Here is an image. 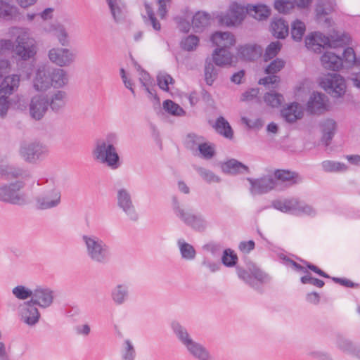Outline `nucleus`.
Returning a JSON list of instances; mask_svg holds the SVG:
<instances>
[{"mask_svg":"<svg viewBox=\"0 0 360 360\" xmlns=\"http://www.w3.org/2000/svg\"><path fill=\"white\" fill-rule=\"evenodd\" d=\"M118 143L116 134H107L103 140H98L92 151L94 158L101 163L106 165L111 169H117L121 166L120 158L115 145Z\"/></svg>","mask_w":360,"mask_h":360,"instance_id":"nucleus-1","label":"nucleus"},{"mask_svg":"<svg viewBox=\"0 0 360 360\" xmlns=\"http://www.w3.org/2000/svg\"><path fill=\"white\" fill-rule=\"evenodd\" d=\"M210 40L217 46L212 57L214 63L219 67L231 65L233 58L231 49L236 44L234 35L229 32H217L212 34Z\"/></svg>","mask_w":360,"mask_h":360,"instance_id":"nucleus-2","label":"nucleus"},{"mask_svg":"<svg viewBox=\"0 0 360 360\" xmlns=\"http://www.w3.org/2000/svg\"><path fill=\"white\" fill-rule=\"evenodd\" d=\"M82 240L87 255L93 262L104 264L110 261V248L102 239L94 235H83Z\"/></svg>","mask_w":360,"mask_h":360,"instance_id":"nucleus-3","label":"nucleus"},{"mask_svg":"<svg viewBox=\"0 0 360 360\" xmlns=\"http://www.w3.org/2000/svg\"><path fill=\"white\" fill-rule=\"evenodd\" d=\"M238 278L255 290L261 291L262 285L271 281V277L253 263L246 268L236 266Z\"/></svg>","mask_w":360,"mask_h":360,"instance_id":"nucleus-4","label":"nucleus"},{"mask_svg":"<svg viewBox=\"0 0 360 360\" xmlns=\"http://www.w3.org/2000/svg\"><path fill=\"white\" fill-rule=\"evenodd\" d=\"M345 37V34L326 36L320 32H314L305 38V46L314 53H320L322 49L341 46Z\"/></svg>","mask_w":360,"mask_h":360,"instance_id":"nucleus-5","label":"nucleus"},{"mask_svg":"<svg viewBox=\"0 0 360 360\" xmlns=\"http://www.w3.org/2000/svg\"><path fill=\"white\" fill-rule=\"evenodd\" d=\"M271 207L283 213H288L297 216L314 217L316 210L304 202H301L297 199L276 200L272 201Z\"/></svg>","mask_w":360,"mask_h":360,"instance_id":"nucleus-6","label":"nucleus"},{"mask_svg":"<svg viewBox=\"0 0 360 360\" xmlns=\"http://www.w3.org/2000/svg\"><path fill=\"white\" fill-rule=\"evenodd\" d=\"M20 76L12 75L6 76L0 84V117H4L8 112L11 101L9 96L18 90Z\"/></svg>","mask_w":360,"mask_h":360,"instance_id":"nucleus-7","label":"nucleus"},{"mask_svg":"<svg viewBox=\"0 0 360 360\" xmlns=\"http://www.w3.org/2000/svg\"><path fill=\"white\" fill-rule=\"evenodd\" d=\"M172 207L176 217L187 226L200 232L204 231L207 229L208 223L203 216L186 212L180 207L179 202L175 196L172 198Z\"/></svg>","mask_w":360,"mask_h":360,"instance_id":"nucleus-8","label":"nucleus"},{"mask_svg":"<svg viewBox=\"0 0 360 360\" xmlns=\"http://www.w3.org/2000/svg\"><path fill=\"white\" fill-rule=\"evenodd\" d=\"M321 86L333 98L342 97L347 89L345 79L338 73L328 74L322 78Z\"/></svg>","mask_w":360,"mask_h":360,"instance_id":"nucleus-9","label":"nucleus"},{"mask_svg":"<svg viewBox=\"0 0 360 360\" xmlns=\"http://www.w3.org/2000/svg\"><path fill=\"white\" fill-rule=\"evenodd\" d=\"M24 186L22 181H17L0 187V200L13 205H22L25 199L19 191Z\"/></svg>","mask_w":360,"mask_h":360,"instance_id":"nucleus-10","label":"nucleus"},{"mask_svg":"<svg viewBox=\"0 0 360 360\" xmlns=\"http://www.w3.org/2000/svg\"><path fill=\"white\" fill-rule=\"evenodd\" d=\"M117 205L123 212L132 221H136L139 218L129 191L121 188L117 192Z\"/></svg>","mask_w":360,"mask_h":360,"instance_id":"nucleus-11","label":"nucleus"},{"mask_svg":"<svg viewBox=\"0 0 360 360\" xmlns=\"http://www.w3.org/2000/svg\"><path fill=\"white\" fill-rule=\"evenodd\" d=\"M15 53L22 60H26L36 54L35 41L27 34L23 33L16 39Z\"/></svg>","mask_w":360,"mask_h":360,"instance_id":"nucleus-12","label":"nucleus"},{"mask_svg":"<svg viewBox=\"0 0 360 360\" xmlns=\"http://www.w3.org/2000/svg\"><path fill=\"white\" fill-rule=\"evenodd\" d=\"M60 190L54 186L39 195L37 199V207L40 210H48L57 207L60 203Z\"/></svg>","mask_w":360,"mask_h":360,"instance_id":"nucleus-13","label":"nucleus"},{"mask_svg":"<svg viewBox=\"0 0 360 360\" xmlns=\"http://www.w3.org/2000/svg\"><path fill=\"white\" fill-rule=\"evenodd\" d=\"M250 184V191L252 195H260L269 192L276 186V180L272 176H264L259 179L248 178Z\"/></svg>","mask_w":360,"mask_h":360,"instance_id":"nucleus-14","label":"nucleus"},{"mask_svg":"<svg viewBox=\"0 0 360 360\" xmlns=\"http://www.w3.org/2000/svg\"><path fill=\"white\" fill-rule=\"evenodd\" d=\"M49 108V96L37 95L32 98L30 103V116L36 120H41Z\"/></svg>","mask_w":360,"mask_h":360,"instance_id":"nucleus-15","label":"nucleus"},{"mask_svg":"<svg viewBox=\"0 0 360 360\" xmlns=\"http://www.w3.org/2000/svg\"><path fill=\"white\" fill-rule=\"evenodd\" d=\"M54 299V292L49 288L37 287L34 290L30 302H33L41 308L49 307Z\"/></svg>","mask_w":360,"mask_h":360,"instance_id":"nucleus-16","label":"nucleus"},{"mask_svg":"<svg viewBox=\"0 0 360 360\" xmlns=\"http://www.w3.org/2000/svg\"><path fill=\"white\" fill-rule=\"evenodd\" d=\"M47 153L45 146L39 143H33L21 147L20 153L26 161L34 162L37 160L43 158Z\"/></svg>","mask_w":360,"mask_h":360,"instance_id":"nucleus-17","label":"nucleus"},{"mask_svg":"<svg viewBox=\"0 0 360 360\" xmlns=\"http://www.w3.org/2000/svg\"><path fill=\"white\" fill-rule=\"evenodd\" d=\"M36 306L29 300L24 303L21 309V319L30 326L37 323L40 318V313Z\"/></svg>","mask_w":360,"mask_h":360,"instance_id":"nucleus-18","label":"nucleus"},{"mask_svg":"<svg viewBox=\"0 0 360 360\" xmlns=\"http://www.w3.org/2000/svg\"><path fill=\"white\" fill-rule=\"evenodd\" d=\"M13 1H0V18L7 21H20L22 14L20 9L14 4H11Z\"/></svg>","mask_w":360,"mask_h":360,"instance_id":"nucleus-19","label":"nucleus"},{"mask_svg":"<svg viewBox=\"0 0 360 360\" xmlns=\"http://www.w3.org/2000/svg\"><path fill=\"white\" fill-rule=\"evenodd\" d=\"M262 47L255 44H246L238 46L237 48V54L238 57L245 60H256L262 56Z\"/></svg>","mask_w":360,"mask_h":360,"instance_id":"nucleus-20","label":"nucleus"},{"mask_svg":"<svg viewBox=\"0 0 360 360\" xmlns=\"http://www.w3.org/2000/svg\"><path fill=\"white\" fill-rule=\"evenodd\" d=\"M49 58L51 61L62 67L73 60V54L68 49L53 48L49 51Z\"/></svg>","mask_w":360,"mask_h":360,"instance_id":"nucleus-21","label":"nucleus"},{"mask_svg":"<svg viewBox=\"0 0 360 360\" xmlns=\"http://www.w3.org/2000/svg\"><path fill=\"white\" fill-rule=\"evenodd\" d=\"M247 14H249L248 6L244 7L237 3H233L230 6L227 14L224 13V21L229 22H241Z\"/></svg>","mask_w":360,"mask_h":360,"instance_id":"nucleus-22","label":"nucleus"},{"mask_svg":"<svg viewBox=\"0 0 360 360\" xmlns=\"http://www.w3.org/2000/svg\"><path fill=\"white\" fill-rule=\"evenodd\" d=\"M50 68H39L34 79V87L37 91H42L51 86Z\"/></svg>","mask_w":360,"mask_h":360,"instance_id":"nucleus-23","label":"nucleus"},{"mask_svg":"<svg viewBox=\"0 0 360 360\" xmlns=\"http://www.w3.org/2000/svg\"><path fill=\"white\" fill-rule=\"evenodd\" d=\"M326 96L319 92H314L307 103V110L310 114H321L326 110Z\"/></svg>","mask_w":360,"mask_h":360,"instance_id":"nucleus-24","label":"nucleus"},{"mask_svg":"<svg viewBox=\"0 0 360 360\" xmlns=\"http://www.w3.org/2000/svg\"><path fill=\"white\" fill-rule=\"evenodd\" d=\"M322 133L321 142L328 146L337 129L336 122L330 118L326 119L319 123Z\"/></svg>","mask_w":360,"mask_h":360,"instance_id":"nucleus-25","label":"nucleus"},{"mask_svg":"<svg viewBox=\"0 0 360 360\" xmlns=\"http://www.w3.org/2000/svg\"><path fill=\"white\" fill-rule=\"evenodd\" d=\"M322 66L327 70L338 71L342 67V60L338 55L326 51L321 57Z\"/></svg>","mask_w":360,"mask_h":360,"instance_id":"nucleus-26","label":"nucleus"},{"mask_svg":"<svg viewBox=\"0 0 360 360\" xmlns=\"http://www.w3.org/2000/svg\"><path fill=\"white\" fill-rule=\"evenodd\" d=\"M110 297L116 305H122L129 298V289L127 283L116 285L110 292Z\"/></svg>","mask_w":360,"mask_h":360,"instance_id":"nucleus-27","label":"nucleus"},{"mask_svg":"<svg viewBox=\"0 0 360 360\" xmlns=\"http://www.w3.org/2000/svg\"><path fill=\"white\" fill-rule=\"evenodd\" d=\"M282 117L289 123H293L302 117V107L296 102L291 103L281 111Z\"/></svg>","mask_w":360,"mask_h":360,"instance_id":"nucleus-28","label":"nucleus"},{"mask_svg":"<svg viewBox=\"0 0 360 360\" xmlns=\"http://www.w3.org/2000/svg\"><path fill=\"white\" fill-rule=\"evenodd\" d=\"M218 22H229L224 21V13L222 12H212V13L203 11L196 12L192 16V22H205L207 21H215Z\"/></svg>","mask_w":360,"mask_h":360,"instance_id":"nucleus-29","label":"nucleus"},{"mask_svg":"<svg viewBox=\"0 0 360 360\" xmlns=\"http://www.w3.org/2000/svg\"><path fill=\"white\" fill-rule=\"evenodd\" d=\"M224 173L237 174L249 173V168L236 159H230L221 165Z\"/></svg>","mask_w":360,"mask_h":360,"instance_id":"nucleus-30","label":"nucleus"},{"mask_svg":"<svg viewBox=\"0 0 360 360\" xmlns=\"http://www.w3.org/2000/svg\"><path fill=\"white\" fill-rule=\"evenodd\" d=\"M188 352L198 360H211L209 351L201 344L192 340L185 347Z\"/></svg>","mask_w":360,"mask_h":360,"instance_id":"nucleus-31","label":"nucleus"},{"mask_svg":"<svg viewBox=\"0 0 360 360\" xmlns=\"http://www.w3.org/2000/svg\"><path fill=\"white\" fill-rule=\"evenodd\" d=\"M171 327L173 333L184 346L186 347L193 340L190 336L187 329L178 321H173L171 324Z\"/></svg>","mask_w":360,"mask_h":360,"instance_id":"nucleus-32","label":"nucleus"},{"mask_svg":"<svg viewBox=\"0 0 360 360\" xmlns=\"http://www.w3.org/2000/svg\"><path fill=\"white\" fill-rule=\"evenodd\" d=\"M249 15L259 21H264L267 19L270 15V9L263 4L248 5Z\"/></svg>","mask_w":360,"mask_h":360,"instance_id":"nucleus-33","label":"nucleus"},{"mask_svg":"<svg viewBox=\"0 0 360 360\" xmlns=\"http://www.w3.org/2000/svg\"><path fill=\"white\" fill-rule=\"evenodd\" d=\"M342 66L346 68L356 67L360 68V58H356L354 50L352 47H347L342 52Z\"/></svg>","mask_w":360,"mask_h":360,"instance_id":"nucleus-34","label":"nucleus"},{"mask_svg":"<svg viewBox=\"0 0 360 360\" xmlns=\"http://www.w3.org/2000/svg\"><path fill=\"white\" fill-rule=\"evenodd\" d=\"M214 64L212 58H206L205 64V80L206 84L209 86L212 85L219 74V69L217 68Z\"/></svg>","mask_w":360,"mask_h":360,"instance_id":"nucleus-35","label":"nucleus"},{"mask_svg":"<svg viewBox=\"0 0 360 360\" xmlns=\"http://www.w3.org/2000/svg\"><path fill=\"white\" fill-rule=\"evenodd\" d=\"M214 127L217 133L225 138L229 139L233 138V129L228 121L224 117L220 116L217 119Z\"/></svg>","mask_w":360,"mask_h":360,"instance_id":"nucleus-36","label":"nucleus"},{"mask_svg":"<svg viewBox=\"0 0 360 360\" xmlns=\"http://www.w3.org/2000/svg\"><path fill=\"white\" fill-rule=\"evenodd\" d=\"M65 93L63 91H58L49 97V107L54 112L60 110L65 104Z\"/></svg>","mask_w":360,"mask_h":360,"instance_id":"nucleus-37","label":"nucleus"},{"mask_svg":"<svg viewBox=\"0 0 360 360\" xmlns=\"http://www.w3.org/2000/svg\"><path fill=\"white\" fill-rule=\"evenodd\" d=\"M51 75V86L54 88H60L68 82V77L65 72L63 69H50Z\"/></svg>","mask_w":360,"mask_h":360,"instance_id":"nucleus-38","label":"nucleus"},{"mask_svg":"<svg viewBox=\"0 0 360 360\" xmlns=\"http://www.w3.org/2000/svg\"><path fill=\"white\" fill-rule=\"evenodd\" d=\"M181 257L186 260H193L195 257L196 252L191 244L186 243L184 239L178 240Z\"/></svg>","mask_w":360,"mask_h":360,"instance_id":"nucleus-39","label":"nucleus"},{"mask_svg":"<svg viewBox=\"0 0 360 360\" xmlns=\"http://www.w3.org/2000/svg\"><path fill=\"white\" fill-rule=\"evenodd\" d=\"M163 109L173 116L181 117L185 115V110L172 100H165L162 103Z\"/></svg>","mask_w":360,"mask_h":360,"instance_id":"nucleus-40","label":"nucleus"},{"mask_svg":"<svg viewBox=\"0 0 360 360\" xmlns=\"http://www.w3.org/2000/svg\"><path fill=\"white\" fill-rule=\"evenodd\" d=\"M321 167L326 172H339L345 171L347 165L342 162L333 160H324L321 162Z\"/></svg>","mask_w":360,"mask_h":360,"instance_id":"nucleus-41","label":"nucleus"},{"mask_svg":"<svg viewBox=\"0 0 360 360\" xmlns=\"http://www.w3.org/2000/svg\"><path fill=\"white\" fill-rule=\"evenodd\" d=\"M264 100L268 105L272 108H278L281 105L284 98L281 94L268 92L264 94Z\"/></svg>","mask_w":360,"mask_h":360,"instance_id":"nucleus-42","label":"nucleus"},{"mask_svg":"<svg viewBox=\"0 0 360 360\" xmlns=\"http://www.w3.org/2000/svg\"><path fill=\"white\" fill-rule=\"evenodd\" d=\"M122 360H134L136 351L132 342L127 339L124 341L123 347L121 350Z\"/></svg>","mask_w":360,"mask_h":360,"instance_id":"nucleus-43","label":"nucleus"},{"mask_svg":"<svg viewBox=\"0 0 360 360\" xmlns=\"http://www.w3.org/2000/svg\"><path fill=\"white\" fill-rule=\"evenodd\" d=\"M199 44V38L193 34H191L181 39L180 42L181 48L187 51H192L195 49Z\"/></svg>","mask_w":360,"mask_h":360,"instance_id":"nucleus-44","label":"nucleus"},{"mask_svg":"<svg viewBox=\"0 0 360 360\" xmlns=\"http://www.w3.org/2000/svg\"><path fill=\"white\" fill-rule=\"evenodd\" d=\"M271 32L277 39H283L289 33V24H271Z\"/></svg>","mask_w":360,"mask_h":360,"instance_id":"nucleus-45","label":"nucleus"},{"mask_svg":"<svg viewBox=\"0 0 360 360\" xmlns=\"http://www.w3.org/2000/svg\"><path fill=\"white\" fill-rule=\"evenodd\" d=\"M238 262V256L233 250L228 248L224 250L221 257L222 264L227 267L234 266Z\"/></svg>","mask_w":360,"mask_h":360,"instance_id":"nucleus-46","label":"nucleus"},{"mask_svg":"<svg viewBox=\"0 0 360 360\" xmlns=\"http://www.w3.org/2000/svg\"><path fill=\"white\" fill-rule=\"evenodd\" d=\"M115 20H120L122 8L124 7L122 0H106Z\"/></svg>","mask_w":360,"mask_h":360,"instance_id":"nucleus-47","label":"nucleus"},{"mask_svg":"<svg viewBox=\"0 0 360 360\" xmlns=\"http://www.w3.org/2000/svg\"><path fill=\"white\" fill-rule=\"evenodd\" d=\"M34 290H32L27 288H26L24 285H17L12 290V293L13 295L22 300H25L29 297H31L33 296Z\"/></svg>","mask_w":360,"mask_h":360,"instance_id":"nucleus-48","label":"nucleus"},{"mask_svg":"<svg viewBox=\"0 0 360 360\" xmlns=\"http://www.w3.org/2000/svg\"><path fill=\"white\" fill-rule=\"evenodd\" d=\"M281 49V44L279 41L271 42L266 48L264 55L265 61L269 60L274 58Z\"/></svg>","mask_w":360,"mask_h":360,"instance_id":"nucleus-49","label":"nucleus"},{"mask_svg":"<svg viewBox=\"0 0 360 360\" xmlns=\"http://www.w3.org/2000/svg\"><path fill=\"white\" fill-rule=\"evenodd\" d=\"M337 346L338 347L344 352L348 354H354V351L355 350V345L349 340L348 339L339 336L337 340Z\"/></svg>","mask_w":360,"mask_h":360,"instance_id":"nucleus-50","label":"nucleus"},{"mask_svg":"<svg viewBox=\"0 0 360 360\" xmlns=\"http://www.w3.org/2000/svg\"><path fill=\"white\" fill-rule=\"evenodd\" d=\"M285 62L281 58H276L272 60L265 68V73L267 75H275L281 70L285 66Z\"/></svg>","mask_w":360,"mask_h":360,"instance_id":"nucleus-51","label":"nucleus"},{"mask_svg":"<svg viewBox=\"0 0 360 360\" xmlns=\"http://www.w3.org/2000/svg\"><path fill=\"white\" fill-rule=\"evenodd\" d=\"M174 82V79L169 74L160 73L157 75V84L163 91H168L169 84H172Z\"/></svg>","mask_w":360,"mask_h":360,"instance_id":"nucleus-52","label":"nucleus"},{"mask_svg":"<svg viewBox=\"0 0 360 360\" xmlns=\"http://www.w3.org/2000/svg\"><path fill=\"white\" fill-rule=\"evenodd\" d=\"M198 149L201 156L205 160L212 158L215 154L214 148L207 143H199Z\"/></svg>","mask_w":360,"mask_h":360,"instance_id":"nucleus-53","label":"nucleus"},{"mask_svg":"<svg viewBox=\"0 0 360 360\" xmlns=\"http://www.w3.org/2000/svg\"><path fill=\"white\" fill-rule=\"evenodd\" d=\"M291 37L295 41H300L306 30V24H291Z\"/></svg>","mask_w":360,"mask_h":360,"instance_id":"nucleus-54","label":"nucleus"},{"mask_svg":"<svg viewBox=\"0 0 360 360\" xmlns=\"http://www.w3.org/2000/svg\"><path fill=\"white\" fill-rule=\"evenodd\" d=\"M295 176L296 174L295 172H290L289 170L277 169L274 173V179L276 180V181L277 180H280L281 181H292V182H295L293 179L295 177Z\"/></svg>","mask_w":360,"mask_h":360,"instance_id":"nucleus-55","label":"nucleus"},{"mask_svg":"<svg viewBox=\"0 0 360 360\" xmlns=\"http://www.w3.org/2000/svg\"><path fill=\"white\" fill-rule=\"evenodd\" d=\"M141 15L145 20L150 21L152 23L157 22L153 8L148 2H144L141 9Z\"/></svg>","mask_w":360,"mask_h":360,"instance_id":"nucleus-56","label":"nucleus"},{"mask_svg":"<svg viewBox=\"0 0 360 360\" xmlns=\"http://www.w3.org/2000/svg\"><path fill=\"white\" fill-rule=\"evenodd\" d=\"M198 172L200 176L207 183L220 181V178L209 169L200 167L198 169Z\"/></svg>","mask_w":360,"mask_h":360,"instance_id":"nucleus-57","label":"nucleus"},{"mask_svg":"<svg viewBox=\"0 0 360 360\" xmlns=\"http://www.w3.org/2000/svg\"><path fill=\"white\" fill-rule=\"evenodd\" d=\"M274 7L279 13H285L292 8L293 5L289 0H276Z\"/></svg>","mask_w":360,"mask_h":360,"instance_id":"nucleus-58","label":"nucleus"},{"mask_svg":"<svg viewBox=\"0 0 360 360\" xmlns=\"http://www.w3.org/2000/svg\"><path fill=\"white\" fill-rule=\"evenodd\" d=\"M300 281L303 284L309 283L318 288H322L325 284L323 281L312 277L309 272L307 275L302 276Z\"/></svg>","mask_w":360,"mask_h":360,"instance_id":"nucleus-59","label":"nucleus"},{"mask_svg":"<svg viewBox=\"0 0 360 360\" xmlns=\"http://www.w3.org/2000/svg\"><path fill=\"white\" fill-rule=\"evenodd\" d=\"M242 121L250 129L259 130L264 125V122L261 118L251 120L247 117H243Z\"/></svg>","mask_w":360,"mask_h":360,"instance_id":"nucleus-60","label":"nucleus"},{"mask_svg":"<svg viewBox=\"0 0 360 360\" xmlns=\"http://www.w3.org/2000/svg\"><path fill=\"white\" fill-rule=\"evenodd\" d=\"M171 0H158V15L160 17V20H163L167 14V7L170 4Z\"/></svg>","mask_w":360,"mask_h":360,"instance_id":"nucleus-61","label":"nucleus"},{"mask_svg":"<svg viewBox=\"0 0 360 360\" xmlns=\"http://www.w3.org/2000/svg\"><path fill=\"white\" fill-rule=\"evenodd\" d=\"M280 82V77L276 75H269L259 80V84L265 86L271 85H277Z\"/></svg>","mask_w":360,"mask_h":360,"instance_id":"nucleus-62","label":"nucleus"},{"mask_svg":"<svg viewBox=\"0 0 360 360\" xmlns=\"http://www.w3.org/2000/svg\"><path fill=\"white\" fill-rule=\"evenodd\" d=\"M58 25V28L56 29L55 35L58 39L60 43L65 46L68 43V34L65 30L63 28L62 24H57Z\"/></svg>","mask_w":360,"mask_h":360,"instance_id":"nucleus-63","label":"nucleus"},{"mask_svg":"<svg viewBox=\"0 0 360 360\" xmlns=\"http://www.w3.org/2000/svg\"><path fill=\"white\" fill-rule=\"evenodd\" d=\"M139 82L143 87L155 84L150 74L144 70L139 73Z\"/></svg>","mask_w":360,"mask_h":360,"instance_id":"nucleus-64","label":"nucleus"}]
</instances>
